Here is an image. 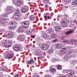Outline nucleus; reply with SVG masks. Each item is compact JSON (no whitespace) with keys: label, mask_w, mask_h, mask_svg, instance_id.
Returning <instances> with one entry per match:
<instances>
[{"label":"nucleus","mask_w":77,"mask_h":77,"mask_svg":"<svg viewBox=\"0 0 77 77\" xmlns=\"http://www.w3.org/2000/svg\"><path fill=\"white\" fill-rule=\"evenodd\" d=\"M20 15V11L19 9H17L12 17V18L17 20L18 19V17Z\"/></svg>","instance_id":"1"},{"label":"nucleus","mask_w":77,"mask_h":77,"mask_svg":"<svg viewBox=\"0 0 77 77\" xmlns=\"http://www.w3.org/2000/svg\"><path fill=\"white\" fill-rule=\"evenodd\" d=\"M10 25H12L13 26H9L8 28L9 29L11 30H14L16 29V27H17V24L15 22H13L12 21H11L9 23Z\"/></svg>","instance_id":"2"},{"label":"nucleus","mask_w":77,"mask_h":77,"mask_svg":"<svg viewBox=\"0 0 77 77\" xmlns=\"http://www.w3.org/2000/svg\"><path fill=\"white\" fill-rule=\"evenodd\" d=\"M63 72H67L68 75L69 77H73L75 74V72L74 70H70L67 71L66 70H63Z\"/></svg>","instance_id":"3"},{"label":"nucleus","mask_w":77,"mask_h":77,"mask_svg":"<svg viewBox=\"0 0 77 77\" xmlns=\"http://www.w3.org/2000/svg\"><path fill=\"white\" fill-rule=\"evenodd\" d=\"M22 46L21 45H14L13 47V50L15 51H20V50L22 49Z\"/></svg>","instance_id":"4"},{"label":"nucleus","mask_w":77,"mask_h":77,"mask_svg":"<svg viewBox=\"0 0 77 77\" xmlns=\"http://www.w3.org/2000/svg\"><path fill=\"white\" fill-rule=\"evenodd\" d=\"M23 28L25 29H26L29 28V26L30 25V22L27 21L24 22L23 23Z\"/></svg>","instance_id":"5"},{"label":"nucleus","mask_w":77,"mask_h":77,"mask_svg":"<svg viewBox=\"0 0 77 77\" xmlns=\"http://www.w3.org/2000/svg\"><path fill=\"white\" fill-rule=\"evenodd\" d=\"M14 11H15V9H14V7H10L6 10V12L7 14H11V13H12Z\"/></svg>","instance_id":"6"},{"label":"nucleus","mask_w":77,"mask_h":77,"mask_svg":"<svg viewBox=\"0 0 77 77\" xmlns=\"http://www.w3.org/2000/svg\"><path fill=\"white\" fill-rule=\"evenodd\" d=\"M23 8L21 10L22 13H26L29 11V7L28 6H24L23 7Z\"/></svg>","instance_id":"7"},{"label":"nucleus","mask_w":77,"mask_h":77,"mask_svg":"<svg viewBox=\"0 0 77 77\" xmlns=\"http://www.w3.org/2000/svg\"><path fill=\"white\" fill-rule=\"evenodd\" d=\"M12 43V41L11 40H9V42H5L4 45L7 47H10L11 46V44Z\"/></svg>","instance_id":"8"},{"label":"nucleus","mask_w":77,"mask_h":77,"mask_svg":"<svg viewBox=\"0 0 77 77\" xmlns=\"http://www.w3.org/2000/svg\"><path fill=\"white\" fill-rule=\"evenodd\" d=\"M41 48L43 50H46L49 48V46L47 45V44H43V45L42 46Z\"/></svg>","instance_id":"9"},{"label":"nucleus","mask_w":77,"mask_h":77,"mask_svg":"<svg viewBox=\"0 0 77 77\" xmlns=\"http://www.w3.org/2000/svg\"><path fill=\"white\" fill-rule=\"evenodd\" d=\"M17 32L18 33H23L24 32V30L22 29V27L20 26L16 30Z\"/></svg>","instance_id":"10"},{"label":"nucleus","mask_w":77,"mask_h":77,"mask_svg":"<svg viewBox=\"0 0 77 77\" xmlns=\"http://www.w3.org/2000/svg\"><path fill=\"white\" fill-rule=\"evenodd\" d=\"M35 54L36 56H41L42 55V52L40 50H37L35 51Z\"/></svg>","instance_id":"11"},{"label":"nucleus","mask_w":77,"mask_h":77,"mask_svg":"<svg viewBox=\"0 0 77 77\" xmlns=\"http://www.w3.org/2000/svg\"><path fill=\"white\" fill-rule=\"evenodd\" d=\"M8 20V18L5 19L4 18H1L0 21H1V23L2 24H4L5 23L7 22V21Z\"/></svg>","instance_id":"12"},{"label":"nucleus","mask_w":77,"mask_h":77,"mask_svg":"<svg viewBox=\"0 0 77 77\" xmlns=\"http://www.w3.org/2000/svg\"><path fill=\"white\" fill-rule=\"evenodd\" d=\"M73 33V30H69L66 32L65 35L67 36H68L69 35L72 34Z\"/></svg>","instance_id":"13"},{"label":"nucleus","mask_w":77,"mask_h":77,"mask_svg":"<svg viewBox=\"0 0 77 77\" xmlns=\"http://www.w3.org/2000/svg\"><path fill=\"white\" fill-rule=\"evenodd\" d=\"M18 39H20V41H24V35H20L18 38Z\"/></svg>","instance_id":"14"},{"label":"nucleus","mask_w":77,"mask_h":77,"mask_svg":"<svg viewBox=\"0 0 77 77\" xmlns=\"http://www.w3.org/2000/svg\"><path fill=\"white\" fill-rule=\"evenodd\" d=\"M62 50L60 51V52L61 53H63L64 54H65L66 53V51H67V50L66 49V47H64V48H62Z\"/></svg>","instance_id":"15"},{"label":"nucleus","mask_w":77,"mask_h":77,"mask_svg":"<svg viewBox=\"0 0 77 77\" xmlns=\"http://www.w3.org/2000/svg\"><path fill=\"white\" fill-rule=\"evenodd\" d=\"M8 69V67L6 66H4L3 67H1L0 68V70L2 72H5Z\"/></svg>","instance_id":"16"},{"label":"nucleus","mask_w":77,"mask_h":77,"mask_svg":"<svg viewBox=\"0 0 77 77\" xmlns=\"http://www.w3.org/2000/svg\"><path fill=\"white\" fill-rule=\"evenodd\" d=\"M14 36V33L12 32H10L8 34V38H12Z\"/></svg>","instance_id":"17"},{"label":"nucleus","mask_w":77,"mask_h":77,"mask_svg":"<svg viewBox=\"0 0 77 77\" xmlns=\"http://www.w3.org/2000/svg\"><path fill=\"white\" fill-rule=\"evenodd\" d=\"M14 55L12 54L9 53L7 55V57L8 59H11V58H13Z\"/></svg>","instance_id":"18"},{"label":"nucleus","mask_w":77,"mask_h":77,"mask_svg":"<svg viewBox=\"0 0 77 77\" xmlns=\"http://www.w3.org/2000/svg\"><path fill=\"white\" fill-rule=\"evenodd\" d=\"M55 30L56 32H60V31H61V27H60V26H57L55 28Z\"/></svg>","instance_id":"19"},{"label":"nucleus","mask_w":77,"mask_h":77,"mask_svg":"<svg viewBox=\"0 0 77 77\" xmlns=\"http://www.w3.org/2000/svg\"><path fill=\"white\" fill-rule=\"evenodd\" d=\"M47 36H49V35L44 32L42 35V37L43 38H46Z\"/></svg>","instance_id":"20"},{"label":"nucleus","mask_w":77,"mask_h":77,"mask_svg":"<svg viewBox=\"0 0 77 77\" xmlns=\"http://www.w3.org/2000/svg\"><path fill=\"white\" fill-rule=\"evenodd\" d=\"M29 19L31 21H33L35 20V17L33 15H31L29 17Z\"/></svg>","instance_id":"21"},{"label":"nucleus","mask_w":77,"mask_h":77,"mask_svg":"<svg viewBox=\"0 0 77 77\" xmlns=\"http://www.w3.org/2000/svg\"><path fill=\"white\" fill-rule=\"evenodd\" d=\"M47 52L48 54H52L54 52V50L51 48Z\"/></svg>","instance_id":"22"},{"label":"nucleus","mask_w":77,"mask_h":77,"mask_svg":"<svg viewBox=\"0 0 77 77\" xmlns=\"http://www.w3.org/2000/svg\"><path fill=\"white\" fill-rule=\"evenodd\" d=\"M34 63H35V62H34L33 60L32 59H31L30 61H28V63L29 65H30V64L33 65V64H34Z\"/></svg>","instance_id":"23"},{"label":"nucleus","mask_w":77,"mask_h":77,"mask_svg":"<svg viewBox=\"0 0 77 77\" xmlns=\"http://www.w3.org/2000/svg\"><path fill=\"white\" fill-rule=\"evenodd\" d=\"M51 69H50V71L51 72H54L56 71V69L51 67V66L50 67Z\"/></svg>","instance_id":"24"},{"label":"nucleus","mask_w":77,"mask_h":77,"mask_svg":"<svg viewBox=\"0 0 77 77\" xmlns=\"http://www.w3.org/2000/svg\"><path fill=\"white\" fill-rule=\"evenodd\" d=\"M47 32H48L49 33H53V30H52V29L48 28L47 30Z\"/></svg>","instance_id":"25"},{"label":"nucleus","mask_w":77,"mask_h":77,"mask_svg":"<svg viewBox=\"0 0 77 77\" xmlns=\"http://www.w3.org/2000/svg\"><path fill=\"white\" fill-rule=\"evenodd\" d=\"M72 4L75 6L77 5V0H73L72 2Z\"/></svg>","instance_id":"26"},{"label":"nucleus","mask_w":77,"mask_h":77,"mask_svg":"<svg viewBox=\"0 0 77 77\" xmlns=\"http://www.w3.org/2000/svg\"><path fill=\"white\" fill-rule=\"evenodd\" d=\"M26 33L27 35H30L31 32L29 29H27L26 30Z\"/></svg>","instance_id":"27"},{"label":"nucleus","mask_w":77,"mask_h":77,"mask_svg":"<svg viewBox=\"0 0 77 77\" xmlns=\"http://www.w3.org/2000/svg\"><path fill=\"white\" fill-rule=\"evenodd\" d=\"M17 4L18 6H21L22 5V2L21 0H18L17 3Z\"/></svg>","instance_id":"28"},{"label":"nucleus","mask_w":77,"mask_h":77,"mask_svg":"<svg viewBox=\"0 0 77 77\" xmlns=\"http://www.w3.org/2000/svg\"><path fill=\"white\" fill-rule=\"evenodd\" d=\"M70 2H71V0H64L63 1V3H69Z\"/></svg>","instance_id":"29"},{"label":"nucleus","mask_w":77,"mask_h":77,"mask_svg":"<svg viewBox=\"0 0 77 77\" xmlns=\"http://www.w3.org/2000/svg\"><path fill=\"white\" fill-rule=\"evenodd\" d=\"M59 46H60V45H59V43L57 44L55 46V47L56 48H60Z\"/></svg>","instance_id":"30"},{"label":"nucleus","mask_w":77,"mask_h":77,"mask_svg":"<svg viewBox=\"0 0 77 77\" xmlns=\"http://www.w3.org/2000/svg\"><path fill=\"white\" fill-rule=\"evenodd\" d=\"M57 69L59 70H61L62 69V66L60 65H58V66L57 67Z\"/></svg>","instance_id":"31"},{"label":"nucleus","mask_w":77,"mask_h":77,"mask_svg":"<svg viewBox=\"0 0 77 77\" xmlns=\"http://www.w3.org/2000/svg\"><path fill=\"white\" fill-rule=\"evenodd\" d=\"M4 17H8V14H7V13L4 14L3 15Z\"/></svg>","instance_id":"32"},{"label":"nucleus","mask_w":77,"mask_h":77,"mask_svg":"<svg viewBox=\"0 0 77 77\" xmlns=\"http://www.w3.org/2000/svg\"><path fill=\"white\" fill-rule=\"evenodd\" d=\"M45 18H47V19H49L50 18V16L46 15L44 16Z\"/></svg>","instance_id":"33"},{"label":"nucleus","mask_w":77,"mask_h":77,"mask_svg":"<svg viewBox=\"0 0 77 77\" xmlns=\"http://www.w3.org/2000/svg\"><path fill=\"white\" fill-rule=\"evenodd\" d=\"M63 42L64 43H67L68 42H69V41L67 40H64L63 41Z\"/></svg>","instance_id":"34"},{"label":"nucleus","mask_w":77,"mask_h":77,"mask_svg":"<svg viewBox=\"0 0 77 77\" xmlns=\"http://www.w3.org/2000/svg\"><path fill=\"white\" fill-rule=\"evenodd\" d=\"M75 42V40H74V39H72L70 41V42H72V45H74V42Z\"/></svg>","instance_id":"35"},{"label":"nucleus","mask_w":77,"mask_h":77,"mask_svg":"<svg viewBox=\"0 0 77 77\" xmlns=\"http://www.w3.org/2000/svg\"><path fill=\"white\" fill-rule=\"evenodd\" d=\"M51 36L52 38H56V35H52Z\"/></svg>","instance_id":"36"},{"label":"nucleus","mask_w":77,"mask_h":77,"mask_svg":"<svg viewBox=\"0 0 77 77\" xmlns=\"http://www.w3.org/2000/svg\"><path fill=\"white\" fill-rule=\"evenodd\" d=\"M59 45H60V47L61 48H64V47H63V46L62 45H61L60 44H59Z\"/></svg>","instance_id":"37"},{"label":"nucleus","mask_w":77,"mask_h":77,"mask_svg":"<svg viewBox=\"0 0 77 77\" xmlns=\"http://www.w3.org/2000/svg\"><path fill=\"white\" fill-rule=\"evenodd\" d=\"M27 18V15H25L24 16H23V18L24 19H26V18Z\"/></svg>","instance_id":"38"},{"label":"nucleus","mask_w":77,"mask_h":77,"mask_svg":"<svg viewBox=\"0 0 77 77\" xmlns=\"http://www.w3.org/2000/svg\"><path fill=\"white\" fill-rule=\"evenodd\" d=\"M45 15L49 16H50V13H45Z\"/></svg>","instance_id":"39"},{"label":"nucleus","mask_w":77,"mask_h":77,"mask_svg":"<svg viewBox=\"0 0 77 77\" xmlns=\"http://www.w3.org/2000/svg\"><path fill=\"white\" fill-rule=\"evenodd\" d=\"M66 23H71V22L69 20H68L67 21H66Z\"/></svg>","instance_id":"40"},{"label":"nucleus","mask_w":77,"mask_h":77,"mask_svg":"<svg viewBox=\"0 0 77 77\" xmlns=\"http://www.w3.org/2000/svg\"><path fill=\"white\" fill-rule=\"evenodd\" d=\"M52 62H56V60L54 58H53V60H52Z\"/></svg>","instance_id":"41"},{"label":"nucleus","mask_w":77,"mask_h":77,"mask_svg":"<svg viewBox=\"0 0 77 77\" xmlns=\"http://www.w3.org/2000/svg\"><path fill=\"white\" fill-rule=\"evenodd\" d=\"M31 36L32 38H35V36L34 35H31Z\"/></svg>","instance_id":"42"},{"label":"nucleus","mask_w":77,"mask_h":77,"mask_svg":"<svg viewBox=\"0 0 77 77\" xmlns=\"http://www.w3.org/2000/svg\"><path fill=\"white\" fill-rule=\"evenodd\" d=\"M70 58V57L69 56L66 57V59H67V60H68V59H69Z\"/></svg>","instance_id":"43"},{"label":"nucleus","mask_w":77,"mask_h":77,"mask_svg":"<svg viewBox=\"0 0 77 77\" xmlns=\"http://www.w3.org/2000/svg\"><path fill=\"white\" fill-rule=\"evenodd\" d=\"M65 38V36H63L61 37V39H64V38Z\"/></svg>","instance_id":"44"},{"label":"nucleus","mask_w":77,"mask_h":77,"mask_svg":"<svg viewBox=\"0 0 77 77\" xmlns=\"http://www.w3.org/2000/svg\"><path fill=\"white\" fill-rule=\"evenodd\" d=\"M14 77H20L19 75H16Z\"/></svg>","instance_id":"45"},{"label":"nucleus","mask_w":77,"mask_h":77,"mask_svg":"<svg viewBox=\"0 0 77 77\" xmlns=\"http://www.w3.org/2000/svg\"><path fill=\"white\" fill-rule=\"evenodd\" d=\"M66 22L64 21L62 22L63 24H66Z\"/></svg>","instance_id":"46"},{"label":"nucleus","mask_w":77,"mask_h":77,"mask_svg":"<svg viewBox=\"0 0 77 77\" xmlns=\"http://www.w3.org/2000/svg\"><path fill=\"white\" fill-rule=\"evenodd\" d=\"M45 8L47 9V8H48V6H47V5H46L45 6Z\"/></svg>","instance_id":"47"},{"label":"nucleus","mask_w":77,"mask_h":77,"mask_svg":"<svg viewBox=\"0 0 77 77\" xmlns=\"http://www.w3.org/2000/svg\"><path fill=\"white\" fill-rule=\"evenodd\" d=\"M3 77V75L0 74V77Z\"/></svg>","instance_id":"48"},{"label":"nucleus","mask_w":77,"mask_h":77,"mask_svg":"<svg viewBox=\"0 0 77 77\" xmlns=\"http://www.w3.org/2000/svg\"><path fill=\"white\" fill-rule=\"evenodd\" d=\"M13 4L14 5H15L16 2H15V1H13Z\"/></svg>","instance_id":"49"},{"label":"nucleus","mask_w":77,"mask_h":77,"mask_svg":"<svg viewBox=\"0 0 77 77\" xmlns=\"http://www.w3.org/2000/svg\"><path fill=\"white\" fill-rule=\"evenodd\" d=\"M69 8L71 9H72V7H71V5L69 6Z\"/></svg>","instance_id":"50"},{"label":"nucleus","mask_w":77,"mask_h":77,"mask_svg":"<svg viewBox=\"0 0 77 77\" xmlns=\"http://www.w3.org/2000/svg\"><path fill=\"white\" fill-rule=\"evenodd\" d=\"M69 42V44H72V42H71V41H69V42Z\"/></svg>","instance_id":"51"},{"label":"nucleus","mask_w":77,"mask_h":77,"mask_svg":"<svg viewBox=\"0 0 77 77\" xmlns=\"http://www.w3.org/2000/svg\"><path fill=\"white\" fill-rule=\"evenodd\" d=\"M63 77H67V76H66V75H65L64 76H63Z\"/></svg>","instance_id":"52"},{"label":"nucleus","mask_w":77,"mask_h":77,"mask_svg":"<svg viewBox=\"0 0 77 77\" xmlns=\"http://www.w3.org/2000/svg\"><path fill=\"white\" fill-rule=\"evenodd\" d=\"M4 41H5V42H7V41H8V40H6V39H5V40L4 39Z\"/></svg>","instance_id":"53"},{"label":"nucleus","mask_w":77,"mask_h":77,"mask_svg":"<svg viewBox=\"0 0 77 77\" xmlns=\"http://www.w3.org/2000/svg\"><path fill=\"white\" fill-rule=\"evenodd\" d=\"M45 1H46V2H49V0H45Z\"/></svg>","instance_id":"54"},{"label":"nucleus","mask_w":77,"mask_h":77,"mask_svg":"<svg viewBox=\"0 0 77 77\" xmlns=\"http://www.w3.org/2000/svg\"><path fill=\"white\" fill-rule=\"evenodd\" d=\"M2 6V3L0 2V6Z\"/></svg>","instance_id":"55"},{"label":"nucleus","mask_w":77,"mask_h":77,"mask_svg":"<svg viewBox=\"0 0 77 77\" xmlns=\"http://www.w3.org/2000/svg\"><path fill=\"white\" fill-rule=\"evenodd\" d=\"M75 43L77 42V41H75Z\"/></svg>","instance_id":"56"},{"label":"nucleus","mask_w":77,"mask_h":77,"mask_svg":"<svg viewBox=\"0 0 77 77\" xmlns=\"http://www.w3.org/2000/svg\"><path fill=\"white\" fill-rule=\"evenodd\" d=\"M49 4H51V3H49Z\"/></svg>","instance_id":"57"},{"label":"nucleus","mask_w":77,"mask_h":77,"mask_svg":"<svg viewBox=\"0 0 77 77\" xmlns=\"http://www.w3.org/2000/svg\"><path fill=\"white\" fill-rule=\"evenodd\" d=\"M75 44L76 45V43H75Z\"/></svg>","instance_id":"58"},{"label":"nucleus","mask_w":77,"mask_h":77,"mask_svg":"<svg viewBox=\"0 0 77 77\" xmlns=\"http://www.w3.org/2000/svg\"><path fill=\"white\" fill-rule=\"evenodd\" d=\"M28 0L29 1V0Z\"/></svg>","instance_id":"59"},{"label":"nucleus","mask_w":77,"mask_h":77,"mask_svg":"<svg viewBox=\"0 0 77 77\" xmlns=\"http://www.w3.org/2000/svg\"><path fill=\"white\" fill-rule=\"evenodd\" d=\"M57 40H58V39H57Z\"/></svg>","instance_id":"60"}]
</instances>
